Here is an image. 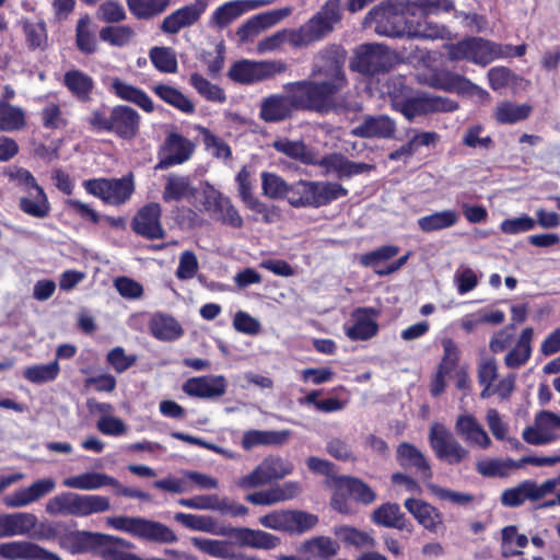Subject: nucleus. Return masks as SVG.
<instances>
[{
	"instance_id": "nucleus-1",
	"label": "nucleus",
	"mask_w": 560,
	"mask_h": 560,
	"mask_svg": "<svg viewBox=\"0 0 560 560\" xmlns=\"http://www.w3.org/2000/svg\"><path fill=\"white\" fill-rule=\"evenodd\" d=\"M347 51L340 45H329L318 54L310 79L284 84L285 94H271L261 100L259 118L279 122L290 118L294 110L327 115L339 112V94L348 86L345 71Z\"/></svg>"
},
{
	"instance_id": "nucleus-2",
	"label": "nucleus",
	"mask_w": 560,
	"mask_h": 560,
	"mask_svg": "<svg viewBox=\"0 0 560 560\" xmlns=\"http://www.w3.org/2000/svg\"><path fill=\"white\" fill-rule=\"evenodd\" d=\"M452 10V0H387L374 7L366 18L375 24L378 35L422 40L450 39V30L429 16Z\"/></svg>"
},
{
	"instance_id": "nucleus-3",
	"label": "nucleus",
	"mask_w": 560,
	"mask_h": 560,
	"mask_svg": "<svg viewBox=\"0 0 560 560\" xmlns=\"http://www.w3.org/2000/svg\"><path fill=\"white\" fill-rule=\"evenodd\" d=\"M138 112L127 105H116L109 109L105 104L92 110L88 118L91 129L114 133L124 140L133 139L140 127Z\"/></svg>"
},
{
	"instance_id": "nucleus-4",
	"label": "nucleus",
	"mask_w": 560,
	"mask_h": 560,
	"mask_svg": "<svg viewBox=\"0 0 560 560\" xmlns=\"http://www.w3.org/2000/svg\"><path fill=\"white\" fill-rule=\"evenodd\" d=\"M348 189L337 182L299 179L290 184L287 201L293 208H320L347 197Z\"/></svg>"
},
{
	"instance_id": "nucleus-5",
	"label": "nucleus",
	"mask_w": 560,
	"mask_h": 560,
	"mask_svg": "<svg viewBox=\"0 0 560 560\" xmlns=\"http://www.w3.org/2000/svg\"><path fill=\"white\" fill-rule=\"evenodd\" d=\"M340 19V0H327L315 15L290 33L289 42L295 47H304L322 40Z\"/></svg>"
},
{
	"instance_id": "nucleus-6",
	"label": "nucleus",
	"mask_w": 560,
	"mask_h": 560,
	"mask_svg": "<svg viewBox=\"0 0 560 560\" xmlns=\"http://www.w3.org/2000/svg\"><path fill=\"white\" fill-rule=\"evenodd\" d=\"M107 524L117 530L150 542L173 544L178 539L167 525L140 516H113L107 518Z\"/></svg>"
},
{
	"instance_id": "nucleus-7",
	"label": "nucleus",
	"mask_w": 560,
	"mask_h": 560,
	"mask_svg": "<svg viewBox=\"0 0 560 560\" xmlns=\"http://www.w3.org/2000/svg\"><path fill=\"white\" fill-rule=\"evenodd\" d=\"M287 70L288 65L282 60L254 61L242 59L231 66L228 77L235 83L249 85L273 79Z\"/></svg>"
},
{
	"instance_id": "nucleus-8",
	"label": "nucleus",
	"mask_w": 560,
	"mask_h": 560,
	"mask_svg": "<svg viewBox=\"0 0 560 560\" xmlns=\"http://www.w3.org/2000/svg\"><path fill=\"white\" fill-rule=\"evenodd\" d=\"M88 194L100 198L104 203L121 206L126 203L135 192L132 173L120 178H92L83 182Z\"/></svg>"
},
{
	"instance_id": "nucleus-9",
	"label": "nucleus",
	"mask_w": 560,
	"mask_h": 560,
	"mask_svg": "<svg viewBox=\"0 0 560 560\" xmlns=\"http://www.w3.org/2000/svg\"><path fill=\"white\" fill-rule=\"evenodd\" d=\"M450 60L487 66L500 57L501 46L481 37H466L446 46Z\"/></svg>"
},
{
	"instance_id": "nucleus-10",
	"label": "nucleus",
	"mask_w": 560,
	"mask_h": 560,
	"mask_svg": "<svg viewBox=\"0 0 560 560\" xmlns=\"http://www.w3.org/2000/svg\"><path fill=\"white\" fill-rule=\"evenodd\" d=\"M544 491L540 483L534 479H525L516 486L506 488L501 492L500 503L504 508H520L526 501L536 503V510H546L555 506H560V492L557 493L555 499L544 500Z\"/></svg>"
},
{
	"instance_id": "nucleus-11",
	"label": "nucleus",
	"mask_w": 560,
	"mask_h": 560,
	"mask_svg": "<svg viewBox=\"0 0 560 560\" xmlns=\"http://www.w3.org/2000/svg\"><path fill=\"white\" fill-rule=\"evenodd\" d=\"M259 523L266 528L300 535L315 527L318 516L302 510H280L261 516Z\"/></svg>"
},
{
	"instance_id": "nucleus-12",
	"label": "nucleus",
	"mask_w": 560,
	"mask_h": 560,
	"mask_svg": "<svg viewBox=\"0 0 560 560\" xmlns=\"http://www.w3.org/2000/svg\"><path fill=\"white\" fill-rule=\"evenodd\" d=\"M294 466L289 459L269 455L250 474L242 476L236 485L242 489L257 488L291 475Z\"/></svg>"
},
{
	"instance_id": "nucleus-13",
	"label": "nucleus",
	"mask_w": 560,
	"mask_h": 560,
	"mask_svg": "<svg viewBox=\"0 0 560 560\" xmlns=\"http://www.w3.org/2000/svg\"><path fill=\"white\" fill-rule=\"evenodd\" d=\"M350 68L364 75H375L389 71L392 55L382 44H363L351 60Z\"/></svg>"
},
{
	"instance_id": "nucleus-14",
	"label": "nucleus",
	"mask_w": 560,
	"mask_h": 560,
	"mask_svg": "<svg viewBox=\"0 0 560 560\" xmlns=\"http://www.w3.org/2000/svg\"><path fill=\"white\" fill-rule=\"evenodd\" d=\"M429 443L436 458L450 465H457L469 455V451L441 423L432 424Z\"/></svg>"
},
{
	"instance_id": "nucleus-15",
	"label": "nucleus",
	"mask_w": 560,
	"mask_h": 560,
	"mask_svg": "<svg viewBox=\"0 0 560 560\" xmlns=\"http://www.w3.org/2000/svg\"><path fill=\"white\" fill-rule=\"evenodd\" d=\"M454 101L435 95L413 93L407 97L395 112L400 113L407 120L412 121L416 117L434 113H446L457 109Z\"/></svg>"
},
{
	"instance_id": "nucleus-16",
	"label": "nucleus",
	"mask_w": 560,
	"mask_h": 560,
	"mask_svg": "<svg viewBox=\"0 0 560 560\" xmlns=\"http://www.w3.org/2000/svg\"><path fill=\"white\" fill-rule=\"evenodd\" d=\"M209 3L195 0L167 14L159 25L165 35H176L184 28H190L197 24L207 11Z\"/></svg>"
},
{
	"instance_id": "nucleus-17",
	"label": "nucleus",
	"mask_w": 560,
	"mask_h": 560,
	"mask_svg": "<svg viewBox=\"0 0 560 560\" xmlns=\"http://www.w3.org/2000/svg\"><path fill=\"white\" fill-rule=\"evenodd\" d=\"M162 208L158 202H149L141 207L131 221L132 231L147 240H161L165 237V230L161 223Z\"/></svg>"
},
{
	"instance_id": "nucleus-18",
	"label": "nucleus",
	"mask_w": 560,
	"mask_h": 560,
	"mask_svg": "<svg viewBox=\"0 0 560 560\" xmlns=\"http://www.w3.org/2000/svg\"><path fill=\"white\" fill-rule=\"evenodd\" d=\"M443 355L438 365L435 374L430 381V394L432 397L441 396L446 388V376L456 370L460 351L457 343L452 338L442 340Z\"/></svg>"
},
{
	"instance_id": "nucleus-19",
	"label": "nucleus",
	"mask_w": 560,
	"mask_h": 560,
	"mask_svg": "<svg viewBox=\"0 0 560 560\" xmlns=\"http://www.w3.org/2000/svg\"><path fill=\"white\" fill-rule=\"evenodd\" d=\"M195 144L178 132H170L162 145L163 156L160 158L155 168L166 170L171 166L182 164L190 159Z\"/></svg>"
},
{
	"instance_id": "nucleus-20",
	"label": "nucleus",
	"mask_w": 560,
	"mask_h": 560,
	"mask_svg": "<svg viewBox=\"0 0 560 560\" xmlns=\"http://www.w3.org/2000/svg\"><path fill=\"white\" fill-rule=\"evenodd\" d=\"M268 0H232L218 7L210 16V23L220 30L228 27L243 14L268 4Z\"/></svg>"
},
{
	"instance_id": "nucleus-21",
	"label": "nucleus",
	"mask_w": 560,
	"mask_h": 560,
	"mask_svg": "<svg viewBox=\"0 0 560 560\" xmlns=\"http://www.w3.org/2000/svg\"><path fill=\"white\" fill-rule=\"evenodd\" d=\"M226 387L228 383L223 375H203L188 378L183 385V390L190 397L207 399L223 396Z\"/></svg>"
},
{
	"instance_id": "nucleus-22",
	"label": "nucleus",
	"mask_w": 560,
	"mask_h": 560,
	"mask_svg": "<svg viewBox=\"0 0 560 560\" xmlns=\"http://www.w3.org/2000/svg\"><path fill=\"white\" fill-rule=\"evenodd\" d=\"M380 311L373 307H358L352 313L353 324L346 329V335L352 341H366L378 332L375 318Z\"/></svg>"
},
{
	"instance_id": "nucleus-23",
	"label": "nucleus",
	"mask_w": 560,
	"mask_h": 560,
	"mask_svg": "<svg viewBox=\"0 0 560 560\" xmlns=\"http://www.w3.org/2000/svg\"><path fill=\"white\" fill-rule=\"evenodd\" d=\"M315 165L325 168L326 174H335L339 179L350 178L354 175L368 172L373 167L363 162L351 161L342 153L337 152L326 154L320 160L317 159Z\"/></svg>"
},
{
	"instance_id": "nucleus-24",
	"label": "nucleus",
	"mask_w": 560,
	"mask_h": 560,
	"mask_svg": "<svg viewBox=\"0 0 560 560\" xmlns=\"http://www.w3.org/2000/svg\"><path fill=\"white\" fill-rule=\"evenodd\" d=\"M396 459L400 467L413 470L423 480L432 479L433 471L427 457L413 444L401 442L397 446Z\"/></svg>"
},
{
	"instance_id": "nucleus-25",
	"label": "nucleus",
	"mask_w": 560,
	"mask_h": 560,
	"mask_svg": "<svg viewBox=\"0 0 560 560\" xmlns=\"http://www.w3.org/2000/svg\"><path fill=\"white\" fill-rule=\"evenodd\" d=\"M395 132L396 122L386 115H368L352 129V135L362 139H390Z\"/></svg>"
},
{
	"instance_id": "nucleus-26",
	"label": "nucleus",
	"mask_w": 560,
	"mask_h": 560,
	"mask_svg": "<svg viewBox=\"0 0 560 560\" xmlns=\"http://www.w3.org/2000/svg\"><path fill=\"white\" fill-rule=\"evenodd\" d=\"M372 521L378 526L395 528L411 534L415 529L413 524L401 512L397 503L386 502L374 510Z\"/></svg>"
},
{
	"instance_id": "nucleus-27",
	"label": "nucleus",
	"mask_w": 560,
	"mask_h": 560,
	"mask_svg": "<svg viewBox=\"0 0 560 560\" xmlns=\"http://www.w3.org/2000/svg\"><path fill=\"white\" fill-rule=\"evenodd\" d=\"M230 537L242 547H250L255 549H273L280 545L279 537L260 529H252L248 527H236L230 532Z\"/></svg>"
},
{
	"instance_id": "nucleus-28",
	"label": "nucleus",
	"mask_w": 560,
	"mask_h": 560,
	"mask_svg": "<svg viewBox=\"0 0 560 560\" xmlns=\"http://www.w3.org/2000/svg\"><path fill=\"white\" fill-rule=\"evenodd\" d=\"M206 208L219 214V220L231 228L241 229L244 224L243 218L237 209L233 206L229 197L223 196L220 191L213 190L206 196Z\"/></svg>"
},
{
	"instance_id": "nucleus-29",
	"label": "nucleus",
	"mask_w": 560,
	"mask_h": 560,
	"mask_svg": "<svg viewBox=\"0 0 560 560\" xmlns=\"http://www.w3.org/2000/svg\"><path fill=\"white\" fill-rule=\"evenodd\" d=\"M56 487L51 478L39 479L26 488H21L7 497L4 502L10 508H20L28 505L50 493Z\"/></svg>"
},
{
	"instance_id": "nucleus-30",
	"label": "nucleus",
	"mask_w": 560,
	"mask_h": 560,
	"mask_svg": "<svg viewBox=\"0 0 560 560\" xmlns=\"http://www.w3.org/2000/svg\"><path fill=\"white\" fill-rule=\"evenodd\" d=\"M404 505L417 522L431 533H435L438 526L443 524V514L435 506L423 500L408 498L405 500Z\"/></svg>"
},
{
	"instance_id": "nucleus-31",
	"label": "nucleus",
	"mask_w": 560,
	"mask_h": 560,
	"mask_svg": "<svg viewBox=\"0 0 560 560\" xmlns=\"http://www.w3.org/2000/svg\"><path fill=\"white\" fill-rule=\"evenodd\" d=\"M148 327L150 334L160 341H175L184 335V328L179 322L165 313L153 314L149 319Z\"/></svg>"
},
{
	"instance_id": "nucleus-32",
	"label": "nucleus",
	"mask_w": 560,
	"mask_h": 560,
	"mask_svg": "<svg viewBox=\"0 0 560 560\" xmlns=\"http://www.w3.org/2000/svg\"><path fill=\"white\" fill-rule=\"evenodd\" d=\"M455 431L466 442L483 450L491 445L488 433L472 415H460L456 420Z\"/></svg>"
},
{
	"instance_id": "nucleus-33",
	"label": "nucleus",
	"mask_w": 560,
	"mask_h": 560,
	"mask_svg": "<svg viewBox=\"0 0 560 560\" xmlns=\"http://www.w3.org/2000/svg\"><path fill=\"white\" fill-rule=\"evenodd\" d=\"M109 90L118 98L136 104L145 113H152L154 110L151 97L143 90L128 84L119 78L112 79Z\"/></svg>"
},
{
	"instance_id": "nucleus-34",
	"label": "nucleus",
	"mask_w": 560,
	"mask_h": 560,
	"mask_svg": "<svg viewBox=\"0 0 560 560\" xmlns=\"http://www.w3.org/2000/svg\"><path fill=\"white\" fill-rule=\"evenodd\" d=\"M63 85L79 102L91 101L95 82L91 75L79 69H71L63 74Z\"/></svg>"
},
{
	"instance_id": "nucleus-35",
	"label": "nucleus",
	"mask_w": 560,
	"mask_h": 560,
	"mask_svg": "<svg viewBox=\"0 0 560 560\" xmlns=\"http://www.w3.org/2000/svg\"><path fill=\"white\" fill-rule=\"evenodd\" d=\"M110 509L109 499L98 494H72V511L69 515L88 516L95 513H103Z\"/></svg>"
},
{
	"instance_id": "nucleus-36",
	"label": "nucleus",
	"mask_w": 560,
	"mask_h": 560,
	"mask_svg": "<svg viewBox=\"0 0 560 560\" xmlns=\"http://www.w3.org/2000/svg\"><path fill=\"white\" fill-rule=\"evenodd\" d=\"M97 537H100L98 533L75 530L61 535L58 544L60 548L69 551L71 555H79L95 549Z\"/></svg>"
},
{
	"instance_id": "nucleus-37",
	"label": "nucleus",
	"mask_w": 560,
	"mask_h": 560,
	"mask_svg": "<svg viewBox=\"0 0 560 560\" xmlns=\"http://www.w3.org/2000/svg\"><path fill=\"white\" fill-rule=\"evenodd\" d=\"M533 112L529 104H515L511 101L499 102L493 110V118L501 125H514L526 120Z\"/></svg>"
},
{
	"instance_id": "nucleus-38",
	"label": "nucleus",
	"mask_w": 560,
	"mask_h": 560,
	"mask_svg": "<svg viewBox=\"0 0 560 560\" xmlns=\"http://www.w3.org/2000/svg\"><path fill=\"white\" fill-rule=\"evenodd\" d=\"M534 329L526 327L521 332L516 345L506 353L504 363L510 369H520L525 365L532 355V340Z\"/></svg>"
},
{
	"instance_id": "nucleus-39",
	"label": "nucleus",
	"mask_w": 560,
	"mask_h": 560,
	"mask_svg": "<svg viewBox=\"0 0 560 560\" xmlns=\"http://www.w3.org/2000/svg\"><path fill=\"white\" fill-rule=\"evenodd\" d=\"M272 145L277 152L305 165L317 163V155L303 141H292L283 138L276 140Z\"/></svg>"
},
{
	"instance_id": "nucleus-40",
	"label": "nucleus",
	"mask_w": 560,
	"mask_h": 560,
	"mask_svg": "<svg viewBox=\"0 0 560 560\" xmlns=\"http://www.w3.org/2000/svg\"><path fill=\"white\" fill-rule=\"evenodd\" d=\"M116 478L96 471H86L77 476L63 479L62 485L67 488L79 490H96L110 483H115Z\"/></svg>"
},
{
	"instance_id": "nucleus-41",
	"label": "nucleus",
	"mask_w": 560,
	"mask_h": 560,
	"mask_svg": "<svg viewBox=\"0 0 560 560\" xmlns=\"http://www.w3.org/2000/svg\"><path fill=\"white\" fill-rule=\"evenodd\" d=\"M290 436L288 430L283 431H260L248 430L243 434L242 447L249 451L258 445H282Z\"/></svg>"
},
{
	"instance_id": "nucleus-42",
	"label": "nucleus",
	"mask_w": 560,
	"mask_h": 560,
	"mask_svg": "<svg viewBox=\"0 0 560 560\" xmlns=\"http://www.w3.org/2000/svg\"><path fill=\"white\" fill-rule=\"evenodd\" d=\"M195 192L196 188L192 187L188 176L171 174L166 178L162 199L165 202L179 201L185 198L194 197Z\"/></svg>"
},
{
	"instance_id": "nucleus-43",
	"label": "nucleus",
	"mask_w": 560,
	"mask_h": 560,
	"mask_svg": "<svg viewBox=\"0 0 560 560\" xmlns=\"http://www.w3.org/2000/svg\"><path fill=\"white\" fill-rule=\"evenodd\" d=\"M152 91L166 104L175 107L182 113L187 115L195 113V104L178 89L168 84L159 83L152 88Z\"/></svg>"
},
{
	"instance_id": "nucleus-44",
	"label": "nucleus",
	"mask_w": 560,
	"mask_h": 560,
	"mask_svg": "<svg viewBox=\"0 0 560 560\" xmlns=\"http://www.w3.org/2000/svg\"><path fill=\"white\" fill-rule=\"evenodd\" d=\"M191 542L202 553L218 559L241 558V556L235 552L233 544L226 540L194 537Z\"/></svg>"
},
{
	"instance_id": "nucleus-45",
	"label": "nucleus",
	"mask_w": 560,
	"mask_h": 560,
	"mask_svg": "<svg viewBox=\"0 0 560 560\" xmlns=\"http://www.w3.org/2000/svg\"><path fill=\"white\" fill-rule=\"evenodd\" d=\"M459 221L456 210L438 211L418 219V226L424 233L441 231L454 226Z\"/></svg>"
},
{
	"instance_id": "nucleus-46",
	"label": "nucleus",
	"mask_w": 560,
	"mask_h": 560,
	"mask_svg": "<svg viewBox=\"0 0 560 560\" xmlns=\"http://www.w3.org/2000/svg\"><path fill=\"white\" fill-rule=\"evenodd\" d=\"M172 0H126L128 10L137 20H151L163 14Z\"/></svg>"
},
{
	"instance_id": "nucleus-47",
	"label": "nucleus",
	"mask_w": 560,
	"mask_h": 560,
	"mask_svg": "<svg viewBox=\"0 0 560 560\" xmlns=\"http://www.w3.org/2000/svg\"><path fill=\"white\" fill-rule=\"evenodd\" d=\"M340 546L338 541L328 536H316L305 540L300 550L313 555L319 559L327 560L338 553Z\"/></svg>"
},
{
	"instance_id": "nucleus-48",
	"label": "nucleus",
	"mask_w": 560,
	"mask_h": 560,
	"mask_svg": "<svg viewBox=\"0 0 560 560\" xmlns=\"http://www.w3.org/2000/svg\"><path fill=\"white\" fill-rule=\"evenodd\" d=\"M512 469H517L516 459L487 458L476 463V470L486 478H506Z\"/></svg>"
},
{
	"instance_id": "nucleus-49",
	"label": "nucleus",
	"mask_w": 560,
	"mask_h": 560,
	"mask_svg": "<svg viewBox=\"0 0 560 560\" xmlns=\"http://www.w3.org/2000/svg\"><path fill=\"white\" fill-rule=\"evenodd\" d=\"M75 47L84 55L97 51V38L91 30V19L88 14L81 16L75 25Z\"/></svg>"
},
{
	"instance_id": "nucleus-50",
	"label": "nucleus",
	"mask_w": 560,
	"mask_h": 560,
	"mask_svg": "<svg viewBox=\"0 0 560 560\" xmlns=\"http://www.w3.org/2000/svg\"><path fill=\"white\" fill-rule=\"evenodd\" d=\"M23 34L26 46L30 50H46L48 47V35L46 23L40 20L37 22L25 21L23 23Z\"/></svg>"
},
{
	"instance_id": "nucleus-51",
	"label": "nucleus",
	"mask_w": 560,
	"mask_h": 560,
	"mask_svg": "<svg viewBox=\"0 0 560 560\" xmlns=\"http://www.w3.org/2000/svg\"><path fill=\"white\" fill-rule=\"evenodd\" d=\"M19 208L24 213L37 219H44L50 212V203L44 189L34 191L33 196L20 198Z\"/></svg>"
},
{
	"instance_id": "nucleus-52",
	"label": "nucleus",
	"mask_w": 560,
	"mask_h": 560,
	"mask_svg": "<svg viewBox=\"0 0 560 560\" xmlns=\"http://www.w3.org/2000/svg\"><path fill=\"white\" fill-rule=\"evenodd\" d=\"M189 84L198 92L200 96L209 102L224 103L226 101L224 90L218 84L211 83L208 79L198 72L190 74Z\"/></svg>"
},
{
	"instance_id": "nucleus-53",
	"label": "nucleus",
	"mask_w": 560,
	"mask_h": 560,
	"mask_svg": "<svg viewBox=\"0 0 560 560\" xmlns=\"http://www.w3.org/2000/svg\"><path fill=\"white\" fill-rule=\"evenodd\" d=\"M340 488L345 489L353 500L365 505L376 499V493L365 482L354 477L341 478Z\"/></svg>"
},
{
	"instance_id": "nucleus-54",
	"label": "nucleus",
	"mask_w": 560,
	"mask_h": 560,
	"mask_svg": "<svg viewBox=\"0 0 560 560\" xmlns=\"http://www.w3.org/2000/svg\"><path fill=\"white\" fill-rule=\"evenodd\" d=\"M60 372V366L57 360L48 364H35L24 370L23 376L31 383L44 384L55 381Z\"/></svg>"
},
{
	"instance_id": "nucleus-55",
	"label": "nucleus",
	"mask_w": 560,
	"mask_h": 560,
	"mask_svg": "<svg viewBox=\"0 0 560 560\" xmlns=\"http://www.w3.org/2000/svg\"><path fill=\"white\" fill-rule=\"evenodd\" d=\"M25 126V115L20 107L0 102V131L20 130Z\"/></svg>"
},
{
	"instance_id": "nucleus-56",
	"label": "nucleus",
	"mask_w": 560,
	"mask_h": 560,
	"mask_svg": "<svg viewBox=\"0 0 560 560\" xmlns=\"http://www.w3.org/2000/svg\"><path fill=\"white\" fill-rule=\"evenodd\" d=\"M149 57L156 70L163 73H175L177 71V58L170 47H152Z\"/></svg>"
},
{
	"instance_id": "nucleus-57",
	"label": "nucleus",
	"mask_w": 560,
	"mask_h": 560,
	"mask_svg": "<svg viewBox=\"0 0 560 560\" xmlns=\"http://www.w3.org/2000/svg\"><path fill=\"white\" fill-rule=\"evenodd\" d=\"M261 188L262 194L271 199H287L290 184L276 173L264 172Z\"/></svg>"
},
{
	"instance_id": "nucleus-58",
	"label": "nucleus",
	"mask_w": 560,
	"mask_h": 560,
	"mask_svg": "<svg viewBox=\"0 0 560 560\" xmlns=\"http://www.w3.org/2000/svg\"><path fill=\"white\" fill-rule=\"evenodd\" d=\"M5 527L9 537L15 535H24L31 532L36 525V516L32 513H11L4 514Z\"/></svg>"
},
{
	"instance_id": "nucleus-59",
	"label": "nucleus",
	"mask_w": 560,
	"mask_h": 560,
	"mask_svg": "<svg viewBox=\"0 0 560 560\" xmlns=\"http://www.w3.org/2000/svg\"><path fill=\"white\" fill-rule=\"evenodd\" d=\"M135 35V30L129 25L105 26L100 31V38L116 47L128 45Z\"/></svg>"
},
{
	"instance_id": "nucleus-60",
	"label": "nucleus",
	"mask_w": 560,
	"mask_h": 560,
	"mask_svg": "<svg viewBox=\"0 0 560 560\" xmlns=\"http://www.w3.org/2000/svg\"><path fill=\"white\" fill-rule=\"evenodd\" d=\"M412 93L413 90L407 84V79L404 75L392 77L387 81V94L394 110Z\"/></svg>"
},
{
	"instance_id": "nucleus-61",
	"label": "nucleus",
	"mask_w": 560,
	"mask_h": 560,
	"mask_svg": "<svg viewBox=\"0 0 560 560\" xmlns=\"http://www.w3.org/2000/svg\"><path fill=\"white\" fill-rule=\"evenodd\" d=\"M487 77L489 81V86L493 91H501L511 83H515L516 81L521 80V78L517 74H515L510 68L503 66L493 67L489 69Z\"/></svg>"
},
{
	"instance_id": "nucleus-62",
	"label": "nucleus",
	"mask_w": 560,
	"mask_h": 560,
	"mask_svg": "<svg viewBox=\"0 0 560 560\" xmlns=\"http://www.w3.org/2000/svg\"><path fill=\"white\" fill-rule=\"evenodd\" d=\"M399 252V247L395 245H384L372 252L365 253L360 257V264L364 267H371L374 270L380 269L382 261L395 257Z\"/></svg>"
},
{
	"instance_id": "nucleus-63",
	"label": "nucleus",
	"mask_w": 560,
	"mask_h": 560,
	"mask_svg": "<svg viewBox=\"0 0 560 560\" xmlns=\"http://www.w3.org/2000/svg\"><path fill=\"white\" fill-rule=\"evenodd\" d=\"M174 520L188 529L199 532H211L214 525L210 516L187 514L184 512L175 513Z\"/></svg>"
},
{
	"instance_id": "nucleus-64",
	"label": "nucleus",
	"mask_w": 560,
	"mask_h": 560,
	"mask_svg": "<svg viewBox=\"0 0 560 560\" xmlns=\"http://www.w3.org/2000/svg\"><path fill=\"white\" fill-rule=\"evenodd\" d=\"M32 541L14 540L0 544V558L5 560H28Z\"/></svg>"
}]
</instances>
